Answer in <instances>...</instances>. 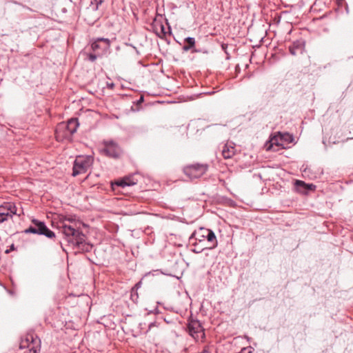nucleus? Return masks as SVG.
I'll return each mask as SVG.
<instances>
[{
	"label": "nucleus",
	"mask_w": 353,
	"mask_h": 353,
	"mask_svg": "<svg viewBox=\"0 0 353 353\" xmlns=\"http://www.w3.org/2000/svg\"><path fill=\"white\" fill-rule=\"evenodd\" d=\"M82 224L74 216L68 215L60 218L57 228L69 243L76 245L83 252H90L92 245L85 243V235L81 230Z\"/></svg>",
	"instance_id": "obj_1"
},
{
	"label": "nucleus",
	"mask_w": 353,
	"mask_h": 353,
	"mask_svg": "<svg viewBox=\"0 0 353 353\" xmlns=\"http://www.w3.org/2000/svg\"><path fill=\"white\" fill-rule=\"evenodd\" d=\"M205 240L211 245L208 247L213 249L217 246V240L214 232L210 229L199 228L195 230L190 237V241L192 243L193 246H196L198 243H202Z\"/></svg>",
	"instance_id": "obj_2"
},
{
	"label": "nucleus",
	"mask_w": 353,
	"mask_h": 353,
	"mask_svg": "<svg viewBox=\"0 0 353 353\" xmlns=\"http://www.w3.org/2000/svg\"><path fill=\"white\" fill-rule=\"evenodd\" d=\"M41 341L33 332L26 334L20 342L19 347L22 353H38L40 351Z\"/></svg>",
	"instance_id": "obj_3"
},
{
	"label": "nucleus",
	"mask_w": 353,
	"mask_h": 353,
	"mask_svg": "<svg viewBox=\"0 0 353 353\" xmlns=\"http://www.w3.org/2000/svg\"><path fill=\"white\" fill-rule=\"evenodd\" d=\"M93 163L92 156L80 155L76 157L73 165V176L85 173Z\"/></svg>",
	"instance_id": "obj_4"
},
{
	"label": "nucleus",
	"mask_w": 353,
	"mask_h": 353,
	"mask_svg": "<svg viewBox=\"0 0 353 353\" xmlns=\"http://www.w3.org/2000/svg\"><path fill=\"white\" fill-rule=\"evenodd\" d=\"M208 167L205 163H194L185 165L183 172L189 179H194L202 176L208 171Z\"/></svg>",
	"instance_id": "obj_5"
},
{
	"label": "nucleus",
	"mask_w": 353,
	"mask_h": 353,
	"mask_svg": "<svg viewBox=\"0 0 353 353\" xmlns=\"http://www.w3.org/2000/svg\"><path fill=\"white\" fill-rule=\"evenodd\" d=\"M188 331L195 340L203 339L205 337L204 330L197 320H190L188 324Z\"/></svg>",
	"instance_id": "obj_6"
},
{
	"label": "nucleus",
	"mask_w": 353,
	"mask_h": 353,
	"mask_svg": "<svg viewBox=\"0 0 353 353\" xmlns=\"http://www.w3.org/2000/svg\"><path fill=\"white\" fill-rule=\"evenodd\" d=\"M17 214V207L14 203L5 202L0 205V223L12 218Z\"/></svg>",
	"instance_id": "obj_7"
},
{
	"label": "nucleus",
	"mask_w": 353,
	"mask_h": 353,
	"mask_svg": "<svg viewBox=\"0 0 353 353\" xmlns=\"http://www.w3.org/2000/svg\"><path fill=\"white\" fill-rule=\"evenodd\" d=\"M72 134L70 133L69 129L64 122L60 123L57 125L55 130V137L58 141H63L65 140L70 141L72 139Z\"/></svg>",
	"instance_id": "obj_8"
},
{
	"label": "nucleus",
	"mask_w": 353,
	"mask_h": 353,
	"mask_svg": "<svg viewBox=\"0 0 353 353\" xmlns=\"http://www.w3.org/2000/svg\"><path fill=\"white\" fill-rule=\"evenodd\" d=\"M104 152L110 157L117 158L121 154V149L119 145L112 141H105L104 143Z\"/></svg>",
	"instance_id": "obj_9"
},
{
	"label": "nucleus",
	"mask_w": 353,
	"mask_h": 353,
	"mask_svg": "<svg viewBox=\"0 0 353 353\" xmlns=\"http://www.w3.org/2000/svg\"><path fill=\"white\" fill-rule=\"evenodd\" d=\"M152 29L154 33L157 34V37H159L161 39H163L166 37V34L168 33L170 34V28L168 27V32H166L165 27L161 21H158L157 20H154L152 25Z\"/></svg>",
	"instance_id": "obj_10"
},
{
	"label": "nucleus",
	"mask_w": 353,
	"mask_h": 353,
	"mask_svg": "<svg viewBox=\"0 0 353 353\" xmlns=\"http://www.w3.org/2000/svg\"><path fill=\"white\" fill-rule=\"evenodd\" d=\"M305 48V41L303 39H299L294 41L289 46V51L293 56L303 53Z\"/></svg>",
	"instance_id": "obj_11"
},
{
	"label": "nucleus",
	"mask_w": 353,
	"mask_h": 353,
	"mask_svg": "<svg viewBox=\"0 0 353 353\" xmlns=\"http://www.w3.org/2000/svg\"><path fill=\"white\" fill-rule=\"evenodd\" d=\"M235 148L233 143H226L222 150V155L224 159H230L235 154Z\"/></svg>",
	"instance_id": "obj_12"
},
{
	"label": "nucleus",
	"mask_w": 353,
	"mask_h": 353,
	"mask_svg": "<svg viewBox=\"0 0 353 353\" xmlns=\"http://www.w3.org/2000/svg\"><path fill=\"white\" fill-rule=\"evenodd\" d=\"M138 183V180L134 179L133 176H126L121 180L115 181L114 183L115 185L125 188L126 186H130L135 185Z\"/></svg>",
	"instance_id": "obj_13"
},
{
	"label": "nucleus",
	"mask_w": 353,
	"mask_h": 353,
	"mask_svg": "<svg viewBox=\"0 0 353 353\" xmlns=\"http://www.w3.org/2000/svg\"><path fill=\"white\" fill-rule=\"evenodd\" d=\"M33 226H30L25 230L26 233H33L39 234L41 232V226L43 225L44 223L38 220H32Z\"/></svg>",
	"instance_id": "obj_14"
},
{
	"label": "nucleus",
	"mask_w": 353,
	"mask_h": 353,
	"mask_svg": "<svg viewBox=\"0 0 353 353\" xmlns=\"http://www.w3.org/2000/svg\"><path fill=\"white\" fill-rule=\"evenodd\" d=\"M65 124L67 126L68 130L69 129L70 133L73 134L74 132H76L79 126L78 119L77 118L70 119L67 123H65Z\"/></svg>",
	"instance_id": "obj_15"
},
{
	"label": "nucleus",
	"mask_w": 353,
	"mask_h": 353,
	"mask_svg": "<svg viewBox=\"0 0 353 353\" xmlns=\"http://www.w3.org/2000/svg\"><path fill=\"white\" fill-rule=\"evenodd\" d=\"M141 282L139 281L137 283H136L134 285V286L131 289L130 299L134 303H137L138 301L139 295H138L137 290L141 287Z\"/></svg>",
	"instance_id": "obj_16"
},
{
	"label": "nucleus",
	"mask_w": 353,
	"mask_h": 353,
	"mask_svg": "<svg viewBox=\"0 0 353 353\" xmlns=\"http://www.w3.org/2000/svg\"><path fill=\"white\" fill-rule=\"evenodd\" d=\"M185 45L183 46V51H189L195 46V39L193 37H187L185 39Z\"/></svg>",
	"instance_id": "obj_17"
},
{
	"label": "nucleus",
	"mask_w": 353,
	"mask_h": 353,
	"mask_svg": "<svg viewBox=\"0 0 353 353\" xmlns=\"http://www.w3.org/2000/svg\"><path fill=\"white\" fill-rule=\"evenodd\" d=\"M39 234L45 235L48 238H52L55 236L54 233L48 229L45 223L41 226V232H40Z\"/></svg>",
	"instance_id": "obj_18"
},
{
	"label": "nucleus",
	"mask_w": 353,
	"mask_h": 353,
	"mask_svg": "<svg viewBox=\"0 0 353 353\" xmlns=\"http://www.w3.org/2000/svg\"><path fill=\"white\" fill-rule=\"evenodd\" d=\"M104 0H90V6L93 10H97L99 5H101Z\"/></svg>",
	"instance_id": "obj_19"
},
{
	"label": "nucleus",
	"mask_w": 353,
	"mask_h": 353,
	"mask_svg": "<svg viewBox=\"0 0 353 353\" xmlns=\"http://www.w3.org/2000/svg\"><path fill=\"white\" fill-rule=\"evenodd\" d=\"M295 185L296 188L303 187L304 188H307V189H311V187L312 186V185H307L303 181L299 180L296 181Z\"/></svg>",
	"instance_id": "obj_20"
},
{
	"label": "nucleus",
	"mask_w": 353,
	"mask_h": 353,
	"mask_svg": "<svg viewBox=\"0 0 353 353\" xmlns=\"http://www.w3.org/2000/svg\"><path fill=\"white\" fill-rule=\"evenodd\" d=\"M96 40H97L99 42H103L105 44V47H109L110 45V41L109 39L107 38H97Z\"/></svg>",
	"instance_id": "obj_21"
},
{
	"label": "nucleus",
	"mask_w": 353,
	"mask_h": 353,
	"mask_svg": "<svg viewBox=\"0 0 353 353\" xmlns=\"http://www.w3.org/2000/svg\"><path fill=\"white\" fill-rule=\"evenodd\" d=\"M270 142H271V145H270L268 147V150H270V148L272 147V145L274 144H275L276 145H281V143L278 142V138L276 137H274L272 138L271 140H270Z\"/></svg>",
	"instance_id": "obj_22"
},
{
	"label": "nucleus",
	"mask_w": 353,
	"mask_h": 353,
	"mask_svg": "<svg viewBox=\"0 0 353 353\" xmlns=\"http://www.w3.org/2000/svg\"><path fill=\"white\" fill-rule=\"evenodd\" d=\"M91 48L93 50H97L100 48L99 41L97 40H95L92 44Z\"/></svg>",
	"instance_id": "obj_23"
},
{
	"label": "nucleus",
	"mask_w": 353,
	"mask_h": 353,
	"mask_svg": "<svg viewBox=\"0 0 353 353\" xmlns=\"http://www.w3.org/2000/svg\"><path fill=\"white\" fill-rule=\"evenodd\" d=\"M87 57H88V60L92 62H94L97 59V57L96 54H92V53L88 54Z\"/></svg>",
	"instance_id": "obj_24"
},
{
	"label": "nucleus",
	"mask_w": 353,
	"mask_h": 353,
	"mask_svg": "<svg viewBox=\"0 0 353 353\" xmlns=\"http://www.w3.org/2000/svg\"><path fill=\"white\" fill-rule=\"evenodd\" d=\"M196 246H197V245H196V246H194V247H195V248L192 250V251H193L194 252H195V253H200V252H201L203 250L207 249V248H209L208 247H207V246H206V247H204V248H199V249H198V248H196Z\"/></svg>",
	"instance_id": "obj_25"
},
{
	"label": "nucleus",
	"mask_w": 353,
	"mask_h": 353,
	"mask_svg": "<svg viewBox=\"0 0 353 353\" xmlns=\"http://www.w3.org/2000/svg\"><path fill=\"white\" fill-rule=\"evenodd\" d=\"M240 353H251V350H250L248 347H244L241 350Z\"/></svg>",
	"instance_id": "obj_26"
},
{
	"label": "nucleus",
	"mask_w": 353,
	"mask_h": 353,
	"mask_svg": "<svg viewBox=\"0 0 353 353\" xmlns=\"http://www.w3.org/2000/svg\"><path fill=\"white\" fill-rule=\"evenodd\" d=\"M14 3L15 4H17V5L21 6L22 7L25 8L26 9H27V10H30V11H32V9H31V8H28V7H27V6H24V5H23V4L20 3H19V2L14 1Z\"/></svg>",
	"instance_id": "obj_27"
},
{
	"label": "nucleus",
	"mask_w": 353,
	"mask_h": 353,
	"mask_svg": "<svg viewBox=\"0 0 353 353\" xmlns=\"http://www.w3.org/2000/svg\"><path fill=\"white\" fill-rule=\"evenodd\" d=\"M228 48V44H225V43H223L221 45V48L227 53L226 52V49Z\"/></svg>",
	"instance_id": "obj_28"
},
{
	"label": "nucleus",
	"mask_w": 353,
	"mask_h": 353,
	"mask_svg": "<svg viewBox=\"0 0 353 353\" xmlns=\"http://www.w3.org/2000/svg\"><path fill=\"white\" fill-rule=\"evenodd\" d=\"M143 97H141L140 98V99H139V103H140V102H142V101H143Z\"/></svg>",
	"instance_id": "obj_29"
},
{
	"label": "nucleus",
	"mask_w": 353,
	"mask_h": 353,
	"mask_svg": "<svg viewBox=\"0 0 353 353\" xmlns=\"http://www.w3.org/2000/svg\"><path fill=\"white\" fill-rule=\"evenodd\" d=\"M10 250H14V245H12L11 247H10Z\"/></svg>",
	"instance_id": "obj_30"
}]
</instances>
